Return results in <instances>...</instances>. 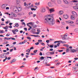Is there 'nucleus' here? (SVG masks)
I'll return each instance as SVG.
<instances>
[{"instance_id":"obj_1","label":"nucleus","mask_w":78,"mask_h":78,"mask_svg":"<svg viewBox=\"0 0 78 78\" xmlns=\"http://www.w3.org/2000/svg\"><path fill=\"white\" fill-rule=\"evenodd\" d=\"M53 15H49L48 18L44 20V22L45 24L48 25H53L55 23V21L54 20Z\"/></svg>"},{"instance_id":"obj_2","label":"nucleus","mask_w":78,"mask_h":78,"mask_svg":"<svg viewBox=\"0 0 78 78\" xmlns=\"http://www.w3.org/2000/svg\"><path fill=\"white\" fill-rule=\"evenodd\" d=\"M72 14L74 16H75V17H77V14L75 11H73L72 12Z\"/></svg>"},{"instance_id":"obj_3","label":"nucleus","mask_w":78,"mask_h":78,"mask_svg":"<svg viewBox=\"0 0 78 78\" xmlns=\"http://www.w3.org/2000/svg\"><path fill=\"white\" fill-rule=\"evenodd\" d=\"M65 4H66V5H69V2L67 0H63Z\"/></svg>"},{"instance_id":"obj_4","label":"nucleus","mask_w":78,"mask_h":78,"mask_svg":"<svg viewBox=\"0 0 78 78\" xmlns=\"http://www.w3.org/2000/svg\"><path fill=\"white\" fill-rule=\"evenodd\" d=\"M16 8L17 9H18V12L19 11H21L22 9H21V7H20V6L19 7H17Z\"/></svg>"},{"instance_id":"obj_5","label":"nucleus","mask_w":78,"mask_h":78,"mask_svg":"<svg viewBox=\"0 0 78 78\" xmlns=\"http://www.w3.org/2000/svg\"><path fill=\"white\" fill-rule=\"evenodd\" d=\"M71 53H75V52H76V50L74 49H71Z\"/></svg>"},{"instance_id":"obj_6","label":"nucleus","mask_w":78,"mask_h":78,"mask_svg":"<svg viewBox=\"0 0 78 78\" xmlns=\"http://www.w3.org/2000/svg\"><path fill=\"white\" fill-rule=\"evenodd\" d=\"M55 51H53L52 52H49V53L51 55H53L55 54Z\"/></svg>"},{"instance_id":"obj_7","label":"nucleus","mask_w":78,"mask_h":78,"mask_svg":"<svg viewBox=\"0 0 78 78\" xmlns=\"http://www.w3.org/2000/svg\"><path fill=\"white\" fill-rule=\"evenodd\" d=\"M41 11L42 12H44L45 11V9L44 7H42L41 9Z\"/></svg>"},{"instance_id":"obj_8","label":"nucleus","mask_w":78,"mask_h":78,"mask_svg":"<svg viewBox=\"0 0 78 78\" xmlns=\"http://www.w3.org/2000/svg\"><path fill=\"white\" fill-rule=\"evenodd\" d=\"M73 8H74V9H75V10L78 11V7H77L76 6H73Z\"/></svg>"},{"instance_id":"obj_9","label":"nucleus","mask_w":78,"mask_h":78,"mask_svg":"<svg viewBox=\"0 0 78 78\" xmlns=\"http://www.w3.org/2000/svg\"><path fill=\"white\" fill-rule=\"evenodd\" d=\"M57 2L58 4H61V3H62L61 0H57Z\"/></svg>"},{"instance_id":"obj_10","label":"nucleus","mask_w":78,"mask_h":78,"mask_svg":"<svg viewBox=\"0 0 78 78\" xmlns=\"http://www.w3.org/2000/svg\"><path fill=\"white\" fill-rule=\"evenodd\" d=\"M49 11L50 12V13H51V12H54V11H55L54 9L53 8L51 9H50Z\"/></svg>"},{"instance_id":"obj_11","label":"nucleus","mask_w":78,"mask_h":78,"mask_svg":"<svg viewBox=\"0 0 78 78\" xmlns=\"http://www.w3.org/2000/svg\"><path fill=\"white\" fill-rule=\"evenodd\" d=\"M48 5L50 7H51V6L52 5V3L51 2H49L48 3Z\"/></svg>"},{"instance_id":"obj_12","label":"nucleus","mask_w":78,"mask_h":78,"mask_svg":"<svg viewBox=\"0 0 78 78\" xmlns=\"http://www.w3.org/2000/svg\"><path fill=\"white\" fill-rule=\"evenodd\" d=\"M64 13V12L62 11H60L59 12V14L60 15H62Z\"/></svg>"},{"instance_id":"obj_13","label":"nucleus","mask_w":78,"mask_h":78,"mask_svg":"<svg viewBox=\"0 0 78 78\" xmlns=\"http://www.w3.org/2000/svg\"><path fill=\"white\" fill-rule=\"evenodd\" d=\"M45 59H46V58L44 60V61H43V63L44 64H47L48 62L47 61V60H45Z\"/></svg>"},{"instance_id":"obj_14","label":"nucleus","mask_w":78,"mask_h":78,"mask_svg":"<svg viewBox=\"0 0 78 78\" xmlns=\"http://www.w3.org/2000/svg\"><path fill=\"white\" fill-rule=\"evenodd\" d=\"M64 18L65 19H68L69 18V16L67 15H64Z\"/></svg>"},{"instance_id":"obj_15","label":"nucleus","mask_w":78,"mask_h":78,"mask_svg":"<svg viewBox=\"0 0 78 78\" xmlns=\"http://www.w3.org/2000/svg\"><path fill=\"white\" fill-rule=\"evenodd\" d=\"M37 31H38V32H37V33H36V34H39V33H40V32H41V30H37Z\"/></svg>"},{"instance_id":"obj_16","label":"nucleus","mask_w":78,"mask_h":78,"mask_svg":"<svg viewBox=\"0 0 78 78\" xmlns=\"http://www.w3.org/2000/svg\"><path fill=\"white\" fill-rule=\"evenodd\" d=\"M15 27H18L19 26V24H18V23H15Z\"/></svg>"},{"instance_id":"obj_17","label":"nucleus","mask_w":78,"mask_h":78,"mask_svg":"<svg viewBox=\"0 0 78 78\" xmlns=\"http://www.w3.org/2000/svg\"><path fill=\"white\" fill-rule=\"evenodd\" d=\"M75 32L78 33V28H76L74 30Z\"/></svg>"},{"instance_id":"obj_18","label":"nucleus","mask_w":78,"mask_h":78,"mask_svg":"<svg viewBox=\"0 0 78 78\" xmlns=\"http://www.w3.org/2000/svg\"><path fill=\"white\" fill-rule=\"evenodd\" d=\"M71 19H72V20H74V19H75L74 17L73 16V15L71 16Z\"/></svg>"},{"instance_id":"obj_19","label":"nucleus","mask_w":78,"mask_h":78,"mask_svg":"<svg viewBox=\"0 0 78 78\" xmlns=\"http://www.w3.org/2000/svg\"><path fill=\"white\" fill-rule=\"evenodd\" d=\"M5 39H7V40H9V39H11V37L10 38H6V37H5L4 38Z\"/></svg>"},{"instance_id":"obj_20","label":"nucleus","mask_w":78,"mask_h":78,"mask_svg":"<svg viewBox=\"0 0 78 78\" xmlns=\"http://www.w3.org/2000/svg\"><path fill=\"white\" fill-rule=\"evenodd\" d=\"M4 29H5V30H8V26H6L5 27H3Z\"/></svg>"},{"instance_id":"obj_21","label":"nucleus","mask_w":78,"mask_h":78,"mask_svg":"<svg viewBox=\"0 0 78 78\" xmlns=\"http://www.w3.org/2000/svg\"><path fill=\"white\" fill-rule=\"evenodd\" d=\"M61 43H62V44H66V41H61Z\"/></svg>"},{"instance_id":"obj_22","label":"nucleus","mask_w":78,"mask_h":78,"mask_svg":"<svg viewBox=\"0 0 78 78\" xmlns=\"http://www.w3.org/2000/svg\"><path fill=\"white\" fill-rule=\"evenodd\" d=\"M14 11L15 13H18V12H19V11L16 10H14Z\"/></svg>"},{"instance_id":"obj_23","label":"nucleus","mask_w":78,"mask_h":78,"mask_svg":"<svg viewBox=\"0 0 78 78\" xmlns=\"http://www.w3.org/2000/svg\"><path fill=\"white\" fill-rule=\"evenodd\" d=\"M14 31H16V32H18V31H19V30H17V29H14Z\"/></svg>"},{"instance_id":"obj_24","label":"nucleus","mask_w":78,"mask_h":78,"mask_svg":"<svg viewBox=\"0 0 78 78\" xmlns=\"http://www.w3.org/2000/svg\"><path fill=\"white\" fill-rule=\"evenodd\" d=\"M9 52H7V53H5V56H6V55H9Z\"/></svg>"},{"instance_id":"obj_25","label":"nucleus","mask_w":78,"mask_h":78,"mask_svg":"<svg viewBox=\"0 0 78 78\" xmlns=\"http://www.w3.org/2000/svg\"><path fill=\"white\" fill-rule=\"evenodd\" d=\"M31 10H32V11H36V9H34V8H31Z\"/></svg>"},{"instance_id":"obj_26","label":"nucleus","mask_w":78,"mask_h":78,"mask_svg":"<svg viewBox=\"0 0 78 78\" xmlns=\"http://www.w3.org/2000/svg\"><path fill=\"white\" fill-rule=\"evenodd\" d=\"M33 52L34 53H36L37 52V50H35Z\"/></svg>"},{"instance_id":"obj_27","label":"nucleus","mask_w":78,"mask_h":78,"mask_svg":"<svg viewBox=\"0 0 78 78\" xmlns=\"http://www.w3.org/2000/svg\"><path fill=\"white\" fill-rule=\"evenodd\" d=\"M35 5H40V3L39 2H38L37 3V2L35 4Z\"/></svg>"},{"instance_id":"obj_28","label":"nucleus","mask_w":78,"mask_h":78,"mask_svg":"<svg viewBox=\"0 0 78 78\" xmlns=\"http://www.w3.org/2000/svg\"><path fill=\"white\" fill-rule=\"evenodd\" d=\"M70 27H75V25L74 24H72L70 25Z\"/></svg>"},{"instance_id":"obj_29","label":"nucleus","mask_w":78,"mask_h":78,"mask_svg":"<svg viewBox=\"0 0 78 78\" xmlns=\"http://www.w3.org/2000/svg\"><path fill=\"white\" fill-rule=\"evenodd\" d=\"M12 32L13 33V34H16V32H15V31H14V30H12Z\"/></svg>"},{"instance_id":"obj_30","label":"nucleus","mask_w":78,"mask_h":78,"mask_svg":"<svg viewBox=\"0 0 78 78\" xmlns=\"http://www.w3.org/2000/svg\"><path fill=\"white\" fill-rule=\"evenodd\" d=\"M73 2L74 3H77V2H78V0H74L73 1Z\"/></svg>"},{"instance_id":"obj_31","label":"nucleus","mask_w":78,"mask_h":78,"mask_svg":"<svg viewBox=\"0 0 78 78\" xmlns=\"http://www.w3.org/2000/svg\"><path fill=\"white\" fill-rule=\"evenodd\" d=\"M57 51H58V52H62L63 51V50H57Z\"/></svg>"},{"instance_id":"obj_32","label":"nucleus","mask_w":78,"mask_h":78,"mask_svg":"<svg viewBox=\"0 0 78 78\" xmlns=\"http://www.w3.org/2000/svg\"><path fill=\"white\" fill-rule=\"evenodd\" d=\"M27 39H29V40H31V38L30 37H27Z\"/></svg>"},{"instance_id":"obj_33","label":"nucleus","mask_w":78,"mask_h":78,"mask_svg":"<svg viewBox=\"0 0 78 78\" xmlns=\"http://www.w3.org/2000/svg\"><path fill=\"white\" fill-rule=\"evenodd\" d=\"M39 42H37V43H35V45H38L39 44Z\"/></svg>"},{"instance_id":"obj_34","label":"nucleus","mask_w":78,"mask_h":78,"mask_svg":"<svg viewBox=\"0 0 78 78\" xmlns=\"http://www.w3.org/2000/svg\"><path fill=\"white\" fill-rule=\"evenodd\" d=\"M6 55V53H4L2 54V57H5V55Z\"/></svg>"},{"instance_id":"obj_35","label":"nucleus","mask_w":78,"mask_h":78,"mask_svg":"<svg viewBox=\"0 0 78 78\" xmlns=\"http://www.w3.org/2000/svg\"><path fill=\"white\" fill-rule=\"evenodd\" d=\"M69 48H67L66 51V52H69Z\"/></svg>"},{"instance_id":"obj_36","label":"nucleus","mask_w":78,"mask_h":78,"mask_svg":"<svg viewBox=\"0 0 78 78\" xmlns=\"http://www.w3.org/2000/svg\"><path fill=\"white\" fill-rule=\"evenodd\" d=\"M41 59H44V57L41 56V57L40 58Z\"/></svg>"},{"instance_id":"obj_37","label":"nucleus","mask_w":78,"mask_h":78,"mask_svg":"<svg viewBox=\"0 0 78 78\" xmlns=\"http://www.w3.org/2000/svg\"><path fill=\"white\" fill-rule=\"evenodd\" d=\"M30 55L31 56H33V55H35V54L31 53H30Z\"/></svg>"},{"instance_id":"obj_38","label":"nucleus","mask_w":78,"mask_h":78,"mask_svg":"<svg viewBox=\"0 0 78 78\" xmlns=\"http://www.w3.org/2000/svg\"><path fill=\"white\" fill-rule=\"evenodd\" d=\"M50 48H53V45H51L50 46Z\"/></svg>"},{"instance_id":"obj_39","label":"nucleus","mask_w":78,"mask_h":78,"mask_svg":"<svg viewBox=\"0 0 78 78\" xmlns=\"http://www.w3.org/2000/svg\"><path fill=\"white\" fill-rule=\"evenodd\" d=\"M40 44H41L42 45H44V46H45V44L44 43H40Z\"/></svg>"},{"instance_id":"obj_40","label":"nucleus","mask_w":78,"mask_h":78,"mask_svg":"<svg viewBox=\"0 0 78 78\" xmlns=\"http://www.w3.org/2000/svg\"><path fill=\"white\" fill-rule=\"evenodd\" d=\"M62 39L63 40H66V37H62Z\"/></svg>"},{"instance_id":"obj_41","label":"nucleus","mask_w":78,"mask_h":78,"mask_svg":"<svg viewBox=\"0 0 78 78\" xmlns=\"http://www.w3.org/2000/svg\"><path fill=\"white\" fill-rule=\"evenodd\" d=\"M22 25H24V26H26V24H25V23L24 22H22Z\"/></svg>"},{"instance_id":"obj_42","label":"nucleus","mask_w":78,"mask_h":78,"mask_svg":"<svg viewBox=\"0 0 78 78\" xmlns=\"http://www.w3.org/2000/svg\"><path fill=\"white\" fill-rule=\"evenodd\" d=\"M49 41H50L47 40L46 41V42H47L48 44H49Z\"/></svg>"},{"instance_id":"obj_43","label":"nucleus","mask_w":78,"mask_h":78,"mask_svg":"<svg viewBox=\"0 0 78 78\" xmlns=\"http://www.w3.org/2000/svg\"><path fill=\"white\" fill-rule=\"evenodd\" d=\"M29 25H33V23L30 22L28 23Z\"/></svg>"},{"instance_id":"obj_44","label":"nucleus","mask_w":78,"mask_h":78,"mask_svg":"<svg viewBox=\"0 0 78 78\" xmlns=\"http://www.w3.org/2000/svg\"><path fill=\"white\" fill-rule=\"evenodd\" d=\"M23 42L24 43H26L27 42V40L26 39Z\"/></svg>"},{"instance_id":"obj_45","label":"nucleus","mask_w":78,"mask_h":78,"mask_svg":"<svg viewBox=\"0 0 78 78\" xmlns=\"http://www.w3.org/2000/svg\"><path fill=\"white\" fill-rule=\"evenodd\" d=\"M60 44H61V43H58L57 44V46H58V47H59V45H60Z\"/></svg>"},{"instance_id":"obj_46","label":"nucleus","mask_w":78,"mask_h":78,"mask_svg":"<svg viewBox=\"0 0 78 78\" xmlns=\"http://www.w3.org/2000/svg\"><path fill=\"white\" fill-rule=\"evenodd\" d=\"M57 47H58V46L57 45H54V48H56Z\"/></svg>"},{"instance_id":"obj_47","label":"nucleus","mask_w":78,"mask_h":78,"mask_svg":"<svg viewBox=\"0 0 78 78\" xmlns=\"http://www.w3.org/2000/svg\"><path fill=\"white\" fill-rule=\"evenodd\" d=\"M12 16L13 17H16L17 16V15H16V14L14 13V14H13V15Z\"/></svg>"},{"instance_id":"obj_48","label":"nucleus","mask_w":78,"mask_h":78,"mask_svg":"<svg viewBox=\"0 0 78 78\" xmlns=\"http://www.w3.org/2000/svg\"><path fill=\"white\" fill-rule=\"evenodd\" d=\"M12 16L13 17H16L17 16V15H16V14L14 13V14H13V15Z\"/></svg>"},{"instance_id":"obj_49","label":"nucleus","mask_w":78,"mask_h":78,"mask_svg":"<svg viewBox=\"0 0 78 78\" xmlns=\"http://www.w3.org/2000/svg\"><path fill=\"white\" fill-rule=\"evenodd\" d=\"M13 50H14V49H11L9 51L10 52H12V51H13Z\"/></svg>"},{"instance_id":"obj_50","label":"nucleus","mask_w":78,"mask_h":78,"mask_svg":"<svg viewBox=\"0 0 78 78\" xmlns=\"http://www.w3.org/2000/svg\"><path fill=\"white\" fill-rule=\"evenodd\" d=\"M49 51H53V48H51L49 50Z\"/></svg>"},{"instance_id":"obj_51","label":"nucleus","mask_w":78,"mask_h":78,"mask_svg":"<svg viewBox=\"0 0 78 78\" xmlns=\"http://www.w3.org/2000/svg\"><path fill=\"white\" fill-rule=\"evenodd\" d=\"M14 12H11V14L12 16L14 15Z\"/></svg>"},{"instance_id":"obj_52","label":"nucleus","mask_w":78,"mask_h":78,"mask_svg":"<svg viewBox=\"0 0 78 78\" xmlns=\"http://www.w3.org/2000/svg\"><path fill=\"white\" fill-rule=\"evenodd\" d=\"M30 48V50H32L33 49H34V47H32Z\"/></svg>"},{"instance_id":"obj_53","label":"nucleus","mask_w":78,"mask_h":78,"mask_svg":"<svg viewBox=\"0 0 78 78\" xmlns=\"http://www.w3.org/2000/svg\"><path fill=\"white\" fill-rule=\"evenodd\" d=\"M62 25H66V24H65V23H64V22H62Z\"/></svg>"},{"instance_id":"obj_54","label":"nucleus","mask_w":78,"mask_h":78,"mask_svg":"<svg viewBox=\"0 0 78 78\" xmlns=\"http://www.w3.org/2000/svg\"><path fill=\"white\" fill-rule=\"evenodd\" d=\"M0 33H5V31H4V32H2V30H0Z\"/></svg>"},{"instance_id":"obj_55","label":"nucleus","mask_w":78,"mask_h":78,"mask_svg":"<svg viewBox=\"0 0 78 78\" xmlns=\"http://www.w3.org/2000/svg\"><path fill=\"white\" fill-rule=\"evenodd\" d=\"M24 30L26 31H27V28H24Z\"/></svg>"},{"instance_id":"obj_56","label":"nucleus","mask_w":78,"mask_h":78,"mask_svg":"<svg viewBox=\"0 0 78 78\" xmlns=\"http://www.w3.org/2000/svg\"><path fill=\"white\" fill-rule=\"evenodd\" d=\"M12 61V62H14L16 61V59H13Z\"/></svg>"},{"instance_id":"obj_57","label":"nucleus","mask_w":78,"mask_h":78,"mask_svg":"<svg viewBox=\"0 0 78 78\" xmlns=\"http://www.w3.org/2000/svg\"><path fill=\"white\" fill-rule=\"evenodd\" d=\"M40 52V53L39 54V55H40V56H42V52Z\"/></svg>"},{"instance_id":"obj_58","label":"nucleus","mask_w":78,"mask_h":78,"mask_svg":"<svg viewBox=\"0 0 78 78\" xmlns=\"http://www.w3.org/2000/svg\"><path fill=\"white\" fill-rule=\"evenodd\" d=\"M11 59V57H8V58H7V59L8 60H9L10 59Z\"/></svg>"},{"instance_id":"obj_59","label":"nucleus","mask_w":78,"mask_h":78,"mask_svg":"<svg viewBox=\"0 0 78 78\" xmlns=\"http://www.w3.org/2000/svg\"><path fill=\"white\" fill-rule=\"evenodd\" d=\"M33 14V12H29V15H31V14Z\"/></svg>"},{"instance_id":"obj_60","label":"nucleus","mask_w":78,"mask_h":78,"mask_svg":"<svg viewBox=\"0 0 78 78\" xmlns=\"http://www.w3.org/2000/svg\"><path fill=\"white\" fill-rule=\"evenodd\" d=\"M26 64V62H24L22 63V64H23V65H24Z\"/></svg>"},{"instance_id":"obj_61","label":"nucleus","mask_w":78,"mask_h":78,"mask_svg":"<svg viewBox=\"0 0 78 78\" xmlns=\"http://www.w3.org/2000/svg\"><path fill=\"white\" fill-rule=\"evenodd\" d=\"M13 45H15V44H16V42H15L13 43Z\"/></svg>"},{"instance_id":"obj_62","label":"nucleus","mask_w":78,"mask_h":78,"mask_svg":"<svg viewBox=\"0 0 78 78\" xmlns=\"http://www.w3.org/2000/svg\"><path fill=\"white\" fill-rule=\"evenodd\" d=\"M38 42H42V40H38Z\"/></svg>"},{"instance_id":"obj_63","label":"nucleus","mask_w":78,"mask_h":78,"mask_svg":"<svg viewBox=\"0 0 78 78\" xmlns=\"http://www.w3.org/2000/svg\"><path fill=\"white\" fill-rule=\"evenodd\" d=\"M35 37H40V36L37 35H35Z\"/></svg>"},{"instance_id":"obj_64","label":"nucleus","mask_w":78,"mask_h":78,"mask_svg":"<svg viewBox=\"0 0 78 78\" xmlns=\"http://www.w3.org/2000/svg\"><path fill=\"white\" fill-rule=\"evenodd\" d=\"M75 66H77V67H78V63H76V64Z\"/></svg>"}]
</instances>
